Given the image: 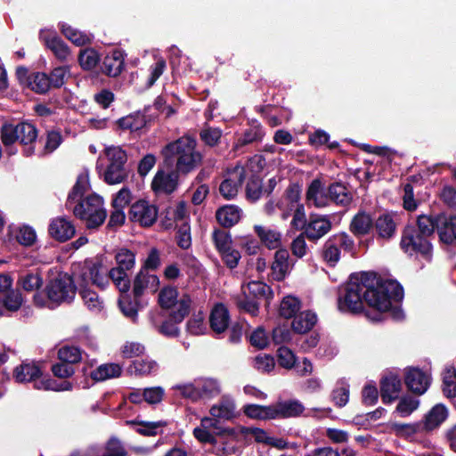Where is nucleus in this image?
<instances>
[{"label": "nucleus", "mask_w": 456, "mask_h": 456, "mask_svg": "<svg viewBox=\"0 0 456 456\" xmlns=\"http://www.w3.org/2000/svg\"><path fill=\"white\" fill-rule=\"evenodd\" d=\"M399 281L385 279L374 271L361 272L349 276L346 283L338 289V308L341 313L364 314L379 321V317H370L365 311L364 304L373 308L379 316L391 312L394 319L399 317Z\"/></svg>", "instance_id": "obj_1"}, {"label": "nucleus", "mask_w": 456, "mask_h": 456, "mask_svg": "<svg viewBox=\"0 0 456 456\" xmlns=\"http://www.w3.org/2000/svg\"><path fill=\"white\" fill-rule=\"evenodd\" d=\"M415 226L404 228L401 237V248L411 256L419 254L430 259L432 244L428 237L437 232L440 242L456 247V215L440 212L431 215H419Z\"/></svg>", "instance_id": "obj_2"}, {"label": "nucleus", "mask_w": 456, "mask_h": 456, "mask_svg": "<svg viewBox=\"0 0 456 456\" xmlns=\"http://www.w3.org/2000/svg\"><path fill=\"white\" fill-rule=\"evenodd\" d=\"M197 142L194 137L184 135L166 144L161 154L164 165L183 175H186L196 169L202 162V155L196 151Z\"/></svg>", "instance_id": "obj_3"}, {"label": "nucleus", "mask_w": 456, "mask_h": 456, "mask_svg": "<svg viewBox=\"0 0 456 456\" xmlns=\"http://www.w3.org/2000/svg\"><path fill=\"white\" fill-rule=\"evenodd\" d=\"M77 276V282L79 286V294L89 309H100L101 302L98 294L88 288L89 283L104 289L110 283L103 271V265L101 261L86 259L79 268Z\"/></svg>", "instance_id": "obj_4"}, {"label": "nucleus", "mask_w": 456, "mask_h": 456, "mask_svg": "<svg viewBox=\"0 0 456 456\" xmlns=\"http://www.w3.org/2000/svg\"><path fill=\"white\" fill-rule=\"evenodd\" d=\"M77 289L73 275L60 272L48 281L43 292H37L34 295L33 302L37 306L44 307L46 305L45 296L49 303L55 305L70 304L75 298Z\"/></svg>", "instance_id": "obj_5"}, {"label": "nucleus", "mask_w": 456, "mask_h": 456, "mask_svg": "<svg viewBox=\"0 0 456 456\" xmlns=\"http://www.w3.org/2000/svg\"><path fill=\"white\" fill-rule=\"evenodd\" d=\"M71 208H73V214L76 217L86 222L87 229L100 227L107 217L102 198L94 193L84 200H77Z\"/></svg>", "instance_id": "obj_6"}, {"label": "nucleus", "mask_w": 456, "mask_h": 456, "mask_svg": "<svg viewBox=\"0 0 456 456\" xmlns=\"http://www.w3.org/2000/svg\"><path fill=\"white\" fill-rule=\"evenodd\" d=\"M117 266L111 268L108 273H106L109 281L111 280L119 292H127L130 289L131 282L127 275V271L134 268L135 265V254L126 248L118 250L115 255ZM103 271L106 269L103 268Z\"/></svg>", "instance_id": "obj_7"}, {"label": "nucleus", "mask_w": 456, "mask_h": 456, "mask_svg": "<svg viewBox=\"0 0 456 456\" xmlns=\"http://www.w3.org/2000/svg\"><path fill=\"white\" fill-rule=\"evenodd\" d=\"M191 298L189 294H183L179 299L176 310H172L167 319L160 324L154 323V328L162 336L168 338H175L180 336V329L177 326L187 317L191 311Z\"/></svg>", "instance_id": "obj_8"}, {"label": "nucleus", "mask_w": 456, "mask_h": 456, "mask_svg": "<svg viewBox=\"0 0 456 456\" xmlns=\"http://www.w3.org/2000/svg\"><path fill=\"white\" fill-rule=\"evenodd\" d=\"M341 249L348 253L354 251V241L345 232L335 233L325 241L322 249L323 261L330 267H335L340 260Z\"/></svg>", "instance_id": "obj_9"}, {"label": "nucleus", "mask_w": 456, "mask_h": 456, "mask_svg": "<svg viewBox=\"0 0 456 456\" xmlns=\"http://www.w3.org/2000/svg\"><path fill=\"white\" fill-rule=\"evenodd\" d=\"M105 154L110 160L105 173L104 182L108 184H117L127 178L125 164L127 161L126 152L120 147L110 146L105 148Z\"/></svg>", "instance_id": "obj_10"}, {"label": "nucleus", "mask_w": 456, "mask_h": 456, "mask_svg": "<svg viewBox=\"0 0 456 456\" xmlns=\"http://www.w3.org/2000/svg\"><path fill=\"white\" fill-rule=\"evenodd\" d=\"M158 208L145 200H139L131 205L128 218L133 223H138L142 227H151L157 221Z\"/></svg>", "instance_id": "obj_11"}, {"label": "nucleus", "mask_w": 456, "mask_h": 456, "mask_svg": "<svg viewBox=\"0 0 456 456\" xmlns=\"http://www.w3.org/2000/svg\"><path fill=\"white\" fill-rule=\"evenodd\" d=\"M403 382L408 392L424 395L430 387L429 376L419 367L407 366L403 370Z\"/></svg>", "instance_id": "obj_12"}, {"label": "nucleus", "mask_w": 456, "mask_h": 456, "mask_svg": "<svg viewBox=\"0 0 456 456\" xmlns=\"http://www.w3.org/2000/svg\"><path fill=\"white\" fill-rule=\"evenodd\" d=\"M304 232L310 241L316 242L319 239L327 234L332 228L329 216L311 213L308 223L305 224Z\"/></svg>", "instance_id": "obj_13"}, {"label": "nucleus", "mask_w": 456, "mask_h": 456, "mask_svg": "<svg viewBox=\"0 0 456 456\" xmlns=\"http://www.w3.org/2000/svg\"><path fill=\"white\" fill-rule=\"evenodd\" d=\"M39 40L61 61H66L70 53L69 45L54 31L41 29Z\"/></svg>", "instance_id": "obj_14"}, {"label": "nucleus", "mask_w": 456, "mask_h": 456, "mask_svg": "<svg viewBox=\"0 0 456 456\" xmlns=\"http://www.w3.org/2000/svg\"><path fill=\"white\" fill-rule=\"evenodd\" d=\"M179 175L175 169L168 173L158 170L151 182V189L155 193H173L178 187Z\"/></svg>", "instance_id": "obj_15"}, {"label": "nucleus", "mask_w": 456, "mask_h": 456, "mask_svg": "<svg viewBox=\"0 0 456 456\" xmlns=\"http://www.w3.org/2000/svg\"><path fill=\"white\" fill-rule=\"evenodd\" d=\"M18 142L23 146V155L30 157L35 153V143L37 138L38 131L37 127L27 121L16 124Z\"/></svg>", "instance_id": "obj_16"}, {"label": "nucleus", "mask_w": 456, "mask_h": 456, "mask_svg": "<svg viewBox=\"0 0 456 456\" xmlns=\"http://www.w3.org/2000/svg\"><path fill=\"white\" fill-rule=\"evenodd\" d=\"M51 238L59 242L70 240L76 233L74 224L64 216L53 218L48 227Z\"/></svg>", "instance_id": "obj_17"}, {"label": "nucleus", "mask_w": 456, "mask_h": 456, "mask_svg": "<svg viewBox=\"0 0 456 456\" xmlns=\"http://www.w3.org/2000/svg\"><path fill=\"white\" fill-rule=\"evenodd\" d=\"M126 53L123 50L114 49L107 54L102 61L101 69L102 72L110 77H118L125 68Z\"/></svg>", "instance_id": "obj_18"}, {"label": "nucleus", "mask_w": 456, "mask_h": 456, "mask_svg": "<svg viewBox=\"0 0 456 456\" xmlns=\"http://www.w3.org/2000/svg\"><path fill=\"white\" fill-rule=\"evenodd\" d=\"M231 175L232 177L224 179L219 186V192L225 200H232L237 195L238 188L246 178V170L244 167H236Z\"/></svg>", "instance_id": "obj_19"}, {"label": "nucleus", "mask_w": 456, "mask_h": 456, "mask_svg": "<svg viewBox=\"0 0 456 456\" xmlns=\"http://www.w3.org/2000/svg\"><path fill=\"white\" fill-rule=\"evenodd\" d=\"M305 406L296 399L278 401L273 404V419L297 418L303 414Z\"/></svg>", "instance_id": "obj_20"}, {"label": "nucleus", "mask_w": 456, "mask_h": 456, "mask_svg": "<svg viewBox=\"0 0 456 456\" xmlns=\"http://www.w3.org/2000/svg\"><path fill=\"white\" fill-rule=\"evenodd\" d=\"M230 313L223 303H217L209 314V326L216 334L224 333L229 327Z\"/></svg>", "instance_id": "obj_21"}, {"label": "nucleus", "mask_w": 456, "mask_h": 456, "mask_svg": "<svg viewBox=\"0 0 456 456\" xmlns=\"http://www.w3.org/2000/svg\"><path fill=\"white\" fill-rule=\"evenodd\" d=\"M397 224L390 213H384L374 219V235L388 240L395 235Z\"/></svg>", "instance_id": "obj_22"}, {"label": "nucleus", "mask_w": 456, "mask_h": 456, "mask_svg": "<svg viewBox=\"0 0 456 456\" xmlns=\"http://www.w3.org/2000/svg\"><path fill=\"white\" fill-rule=\"evenodd\" d=\"M216 218L222 227L229 229L240 222L241 209L235 205H224L216 210Z\"/></svg>", "instance_id": "obj_23"}, {"label": "nucleus", "mask_w": 456, "mask_h": 456, "mask_svg": "<svg viewBox=\"0 0 456 456\" xmlns=\"http://www.w3.org/2000/svg\"><path fill=\"white\" fill-rule=\"evenodd\" d=\"M349 229L354 236L362 237L374 231V220L366 212H358L351 220Z\"/></svg>", "instance_id": "obj_24"}, {"label": "nucleus", "mask_w": 456, "mask_h": 456, "mask_svg": "<svg viewBox=\"0 0 456 456\" xmlns=\"http://www.w3.org/2000/svg\"><path fill=\"white\" fill-rule=\"evenodd\" d=\"M448 417V410L443 403L434 405L428 413L425 414L423 424L426 432L437 428Z\"/></svg>", "instance_id": "obj_25"}, {"label": "nucleus", "mask_w": 456, "mask_h": 456, "mask_svg": "<svg viewBox=\"0 0 456 456\" xmlns=\"http://www.w3.org/2000/svg\"><path fill=\"white\" fill-rule=\"evenodd\" d=\"M42 376L43 372L39 365L35 362H22L21 364L16 366L13 370V378L18 383L32 382L37 379L41 378Z\"/></svg>", "instance_id": "obj_26"}, {"label": "nucleus", "mask_w": 456, "mask_h": 456, "mask_svg": "<svg viewBox=\"0 0 456 456\" xmlns=\"http://www.w3.org/2000/svg\"><path fill=\"white\" fill-rule=\"evenodd\" d=\"M380 395L384 403L399 398V379L396 375L386 376L381 379Z\"/></svg>", "instance_id": "obj_27"}, {"label": "nucleus", "mask_w": 456, "mask_h": 456, "mask_svg": "<svg viewBox=\"0 0 456 456\" xmlns=\"http://www.w3.org/2000/svg\"><path fill=\"white\" fill-rule=\"evenodd\" d=\"M289 251L286 248H280L274 254V260L272 264V274L273 280L282 281L289 270Z\"/></svg>", "instance_id": "obj_28"}, {"label": "nucleus", "mask_w": 456, "mask_h": 456, "mask_svg": "<svg viewBox=\"0 0 456 456\" xmlns=\"http://www.w3.org/2000/svg\"><path fill=\"white\" fill-rule=\"evenodd\" d=\"M317 322V315L311 310L299 313L292 321V330L297 334L310 331Z\"/></svg>", "instance_id": "obj_29"}, {"label": "nucleus", "mask_w": 456, "mask_h": 456, "mask_svg": "<svg viewBox=\"0 0 456 456\" xmlns=\"http://www.w3.org/2000/svg\"><path fill=\"white\" fill-rule=\"evenodd\" d=\"M118 303L122 314L135 322L138 317L139 307L141 305L140 297H134V298H132L131 295L128 294V291L120 292Z\"/></svg>", "instance_id": "obj_30"}, {"label": "nucleus", "mask_w": 456, "mask_h": 456, "mask_svg": "<svg viewBox=\"0 0 456 456\" xmlns=\"http://www.w3.org/2000/svg\"><path fill=\"white\" fill-rule=\"evenodd\" d=\"M159 283V280L157 275L149 274L145 270H140L134 279L133 295L135 297H141L144 289H147L150 284L157 287Z\"/></svg>", "instance_id": "obj_31"}, {"label": "nucleus", "mask_w": 456, "mask_h": 456, "mask_svg": "<svg viewBox=\"0 0 456 456\" xmlns=\"http://www.w3.org/2000/svg\"><path fill=\"white\" fill-rule=\"evenodd\" d=\"M327 198L336 204L346 206L352 201V195L346 186L341 182H335L329 185L326 192Z\"/></svg>", "instance_id": "obj_32"}, {"label": "nucleus", "mask_w": 456, "mask_h": 456, "mask_svg": "<svg viewBox=\"0 0 456 456\" xmlns=\"http://www.w3.org/2000/svg\"><path fill=\"white\" fill-rule=\"evenodd\" d=\"M122 373V368L118 363H104L91 371L90 377L96 382L118 378Z\"/></svg>", "instance_id": "obj_33"}, {"label": "nucleus", "mask_w": 456, "mask_h": 456, "mask_svg": "<svg viewBox=\"0 0 456 456\" xmlns=\"http://www.w3.org/2000/svg\"><path fill=\"white\" fill-rule=\"evenodd\" d=\"M120 130H130L131 132L139 131L146 125L145 116L140 111L131 113L122 117L116 121Z\"/></svg>", "instance_id": "obj_34"}, {"label": "nucleus", "mask_w": 456, "mask_h": 456, "mask_svg": "<svg viewBox=\"0 0 456 456\" xmlns=\"http://www.w3.org/2000/svg\"><path fill=\"white\" fill-rule=\"evenodd\" d=\"M243 413L249 419L266 420L273 419V404L260 405L255 403L245 404L242 408Z\"/></svg>", "instance_id": "obj_35"}, {"label": "nucleus", "mask_w": 456, "mask_h": 456, "mask_svg": "<svg viewBox=\"0 0 456 456\" xmlns=\"http://www.w3.org/2000/svg\"><path fill=\"white\" fill-rule=\"evenodd\" d=\"M301 306L302 302L297 297L287 295L282 298L280 304L279 314L287 320L295 318L297 315V314L300 311Z\"/></svg>", "instance_id": "obj_36"}, {"label": "nucleus", "mask_w": 456, "mask_h": 456, "mask_svg": "<svg viewBox=\"0 0 456 456\" xmlns=\"http://www.w3.org/2000/svg\"><path fill=\"white\" fill-rule=\"evenodd\" d=\"M59 27H60V30L62 33V35L67 39L71 41L75 45L84 46V45L91 44V38L87 34H86L77 28H74L73 27H71L70 25H69L67 23H61V24H60Z\"/></svg>", "instance_id": "obj_37"}, {"label": "nucleus", "mask_w": 456, "mask_h": 456, "mask_svg": "<svg viewBox=\"0 0 456 456\" xmlns=\"http://www.w3.org/2000/svg\"><path fill=\"white\" fill-rule=\"evenodd\" d=\"M131 424L140 426L135 431L143 436H155L159 434H162L161 428L167 426L166 420L144 421L135 419L132 420Z\"/></svg>", "instance_id": "obj_38"}, {"label": "nucleus", "mask_w": 456, "mask_h": 456, "mask_svg": "<svg viewBox=\"0 0 456 456\" xmlns=\"http://www.w3.org/2000/svg\"><path fill=\"white\" fill-rule=\"evenodd\" d=\"M0 138L2 143L6 149V152L9 155L15 154L16 151H12V145L18 142L19 135L17 134V126L12 123H4L0 128Z\"/></svg>", "instance_id": "obj_39"}, {"label": "nucleus", "mask_w": 456, "mask_h": 456, "mask_svg": "<svg viewBox=\"0 0 456 456\" xmlns=\"http://www.w3.org/2000/svg\"><path fill=\"white\" fill-rule=\"evenodd\" d=\"M254 231L261 242L270 249L278 248L281 242V234L272 229H266L262 225H255Z\"/></svg>", "instance_id": "obj_40"}, {"label": "nucleus", "mask_w": 456, "mask_h": 456, "mask_svg": "<svg viewBox=\"0 0 456 456\" xmlns=\"http://www.w3.org/2000/svg\"><path fill=\"white\" fill-rule=\"evenodd\" d=\"M234 403L229 399L223 398L218 403L214 404L210 408L209 413L211 416L218 418L219 419L230 420L234 418Z\"/></svg>", "instance_id": "obj_41"}, {"label": "nucleus", "mask_w": 456, "mask_h": 456, "mask_svg": "<svg viewBox=\"0 0 456 456\" xmlns=\"http://www.w3.org/2000/svg\"><path fill=\"white\" fill-rule=\"evenodd\" d=\"M443 393L447 398L456 397V369L454 366L446 367L442 373Z\"/></svg>", "instance_id": "obj_42"}, {"label": "nucleus", "mask_w": 456, "mask_h": 456, "mask_svg": "<svg viewBox=\"0 0 456 456\" xmlns=\"http://www.w3.org/2000/svg\"><path fill=\"white\" fill-rule=\"evenodd\" d=\"M158 364L155 361L137 359L131 362L127 368L130 375L146 376L150 375L157 370Z\"/></svg>", "instance_id": "obj_43"}, {"label": "nucleus", "mask_w": 456, "mask_h": 456, "mask_svg": "<svg viewBox=\"0 0 456 456\" xmlns=\"http://www.w3.org/2000/svg\"><path fill=\"white\" fill-rule=\"evenodd\" d=\"M323 186L321 179H314L306 191V200H313L318 208L325 206L326 193H322Z\"/></svg>", "instance_id": "obj_44"}, {"label": "nucleus", "mask_w": 456, "mask_h": 456, "mask_svg": "<svg viewBox=\"0 0 456 456\" xmlns=\"http://www.w3.org/2000/svg\"><path fill=\"white\" fill-rule=\"evenodd\" d=\"M177 297L178 290L175 287L166 286L159 293L158 303L162 309L169 310L175 305H178Z\"/></svg>", "instance_id": "obj_45"}, {"label": "nucleus", "mask_w": 456, "mask_h": 456, "mask_svg": "<svg viewBox=\"0 0 456 456\" xmlns=\"http://www.w3.org/2000/svg\"><path fill=\"white\" fill-rule=\"evenodd\" d=\"M28 88L37 94H47L51 89L48 74L40 71L32 72V77L30 82H28Z\"/></svg>", "instance_id": "obj_46"}, {"label": "nucleus", "mask_w": 456, "mask_h": 456, "mask_svg": "<svg viewBox=\"0 0 456 456\" xmlns=\"http://www.w3.org/2000/svg\"><path fill=\"white\" fill-rule=\"evenodd\" d=\"M57 354L59 361L72 366L82 360V351L75 346H63L58 350Z\"/></svg>", "instance_id": "obj_47"}, {"label": "nucleus", "mask_w": 456, "mask_h": 456, "mask_svg": "<svg viewBox=\"0 0 456 456\" xmlns=\"http://www.w3.org/2000/svg\"><path fill=\"white\" fill-rule=\"evenodd\" d=\"M421 395L411 392L401 394V417L410 416L419 407Z\"/></svg>", "instance_id": "obj_48"}, {"label": "nucleus", "mask_w": 456, "mask_h": 456, "mask_svg": "<svg viewBox=\"0 0 456 456\" xmlns=\"http://www.w3.org/2000/svg\"><path fill=\"white\" fill-rule=\"evenodd\" d=\"M264 134L265 133L261 125L257 122H253L251 126L246 129L241 137L238 139L237 145L244 146L255 142H260Z\"/></svg>", "instance_id": "obj_49"}, {"label": "nucleus", "mask_w": 456, "mask_h": 456, "mask_svg": "<svg viewBox=\"0 0 456 456\" xmlns=\"http://www.w3.org/2000/svg\"><path fill=\"white\" fill-rule=\"evenodd\" d=\"M78 62L84 70H91L100 62V55L94 48H85L79 52Z\"/></svg>", "instance_id": "obj_50"}, {"label": "nucleus", "mask_w": 456, "mask_h": 456, "mask_svg": "<svg viewBox=\"0 0 456 456\" xmlns=\"http://www.w3.org/2000/svg\"><path fill=\"white\" fill-rule=\"evenodd\" d=\"M5 311L10 313L17 312L22 305L23 297L18 289H11L1 297Z\"/></svg>", "instance_id": "obj_51"}, {"label": "nucleus", "mask_w": 456, "mask_h": 456, "mask_svg": "<svg viewBox=\"0 0 456 456\" xmlns=\"http://www.w3.org/2000/svg\"><path fill=\"white\" fill-rule=\"evenodd\" d=\"M22 289L28 292L38 289L43 285V278L38 273L28 272L24 275H20L18 280Z\"/></svg>", "instance_id": "obj_52"}, {"label": "nucleus", "mask_w": 456, "mask_h": 456, "mask_svg": "<svg viewBox=\"0 0 456 456\" xmlns=\"http://www.w3.org/2000/svg\"><path fill=\"white\" fill-rule=\"evenodd\" d=\"M69 75V66H59L53 69L48 74L50 87L55 89L61 88L66 83Z\"/></svg>", "instance_id": "obj_53"}, {"label": "nucleus", "mask_w": 456, "mask_h": 456, "mask_svg": "<svg viewBox=\"0 0 456 456\" xmlns=\"http://www.w3.org/2000/svg\"><path fill=\"white\" fill-rule=\"evenodd\" d=\"M87 186V181L81 176H79L74 186L72 187L71 191H69L67 201H66V208H71L73 205L77 203V200H83L82 197L85 194L86 191Z\"/></svg>", "instance_id": "obj_54"}, {"label": "nucleus", "mask_w": 456, "mask_h": 456, "mask_svg": "<svg viewBox=\"0 0 456 456\" xmlns=\"http://www.w3.org/2000/svg\"><path fill=\"white\" fill-rule=\"evenodd\" d=\"M246 194L248 199L256 201L263 194L262 179L258 175L252 174L246 185Z\"/></svg>", "instance_id": "obj_55"}, {"label": "nucleus", "mask_w": 456, "mask_h": 456, "mask_svg": "<svg viewBox=\"0 0 456 456\" xmlns=\"http://www.w3.org/2000/svg\"><path fill=\"white\" fill-rule=\"evenodd\" d=\"M223 131L218 127H212L208 125L200 130V140L208 146H216L222 137Z\"/></svg>", "instance_id": "obj_56"}, {"label": "nucleus", "mask_w": 456, "mask_h": 456, "mask_svg": "<svg viewBox=\"0 0 456 456\" xmlns=\"http://www.w3.org/2000/svg\"><path fill=\"white\" fill-rule=\"evenodd\" d=\"M15 240L24 247H31L37 240L36 231L29 225H23L16 231Z\"/></svg>", "instance_id": "obj_57"}, {"label": "nucleus", "mask_w": 456, "mask_h": 456, "mask_svg": "<svg viewBox=\"0 0 456 456\" xmlns=\"http://www.w3.org/2000/svg\"><path fill=\"white\" fill-rule=\"evenodd\" d=\"M212 240L218 253L232 245L231 233L219 228L213 231Z\"/></svg>", "instance_id": "obj_58"}, {"label": "nucleus", "mask_w": 456, "mask_h": 456, "mask_svg": "<svg viewBox=\"0 0 456 456\" xmlns=\"http://www.w3.org/2000/svg\"><path fill=\"white\" fill-rule=\"evenodd\" d=\"M248 289V296L255 299L267 298L268 296H273L271 288L265 282L251 281L247 285Z\"/></svg>", "instance_id": "obj_59"}, {"label": "nucleus", "mask_w": 456, "mask_h": 456, "mask_svg": "<svg viewBox=\"0 0 456 456\" xmlns=\"http://www.w3.org/2000/svg\"><path fill=\"white\" fill-rule=\"evenodd\" d=\"M187 331L191 335H201L205 333L207 330L204 324V314L202 311H199L198 314H194L186 323Z\"/></svg>", "instance_id": "obj_60"}, {"label": "nucleus", "mask_w": 456, "mask_h": 456, "mask_svg": "<svg viewBox=\"0 0 456 456\" xmlns=\"http://www.w3.org/2000/svg\"><path fill=\"white\" fill-rule=\"evenodd\" d=\"M127 452L122 442L115 437H110L105 444L104 452L102 456H126Z\"/></svg>", "instance_id": "obj_61"}, {"label": "nucleus", "mask_w": 456, "mask_h": 456, "mask_svg": "<svg viewBox=\"0 0 456 456\" xmlns=\"http://www.w3.org/2000/svg\"><path fill=\"white\" fill-rule=\"evenodd\" d=\"M175 240L178 247L183 249H188L191 247V227L188 223L184 222L178 227Z\"/></svg>", "instance_id": "obj_62"}, {"label": "nucleus", "mask_w": 456, "mask_h": 456, "mask_svg": "<svg viewBox=\"0 0 456 456\" xmlns=\"http://www.w3.org/2000/svg\"><path fill=\"white\" fill-rule=\"evenodd\" d=\"M222 261L227 268L232 270L238 266L241 257L239 250L230 247L219 252Z\"/></svg>", "instance_id": "obj_63"}, {"label": "nucleus", "mask_w": 456, "mask_h": 456, "mask_svg": "<svg viewBox=\"0 0 456 456\" xmlns=\"http://www.w3.org/2000/svg\"><path fill=\"white\" fill-rule=\"evenodd\" d=\"M277 361L281 367L291 369L296 362L294 353L287 346H280L277 350Z\"/></svg>", "instance_id": "obj_64"}]
</instances>
